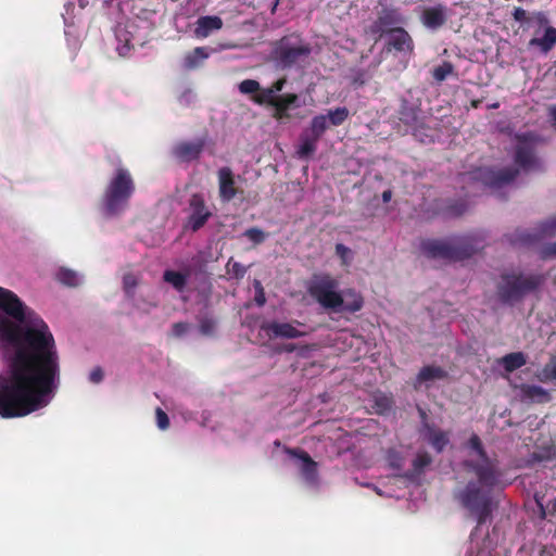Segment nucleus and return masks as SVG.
Listing matches in <instances>:
<instances>
[{
  "label": "nucleus",
  "mask_w": 556,
  "mask_h": 556,
  "mask_svg": "<svg viewBox=\"0 0 556 556\" xmlns=\"http://www.w3.org/2000/svg\"><path fill=\"white\" fill-rule=\"evenodd\" d=\"M0 416L18 418L48 406L61 383L60 356L47 323L0 287Z\"/></svg>",
  "instance_id": "obj_1"
},
{
  "label": "nucleus",
  "mask_w": 556,
  "mask_h": 556,
  "mask_svg": "<svg viewBox=\"0 0 556 556\" xmlns=\"http://www.w3.org/2000/svg\"><path fill=\"white\" fill-rule=\"evenodd\" d=\"M469 465L470 470L467 471L475 478L457 489L454 497L477 521L476 528L470 533V546L488 547V531L483 530V525L492 513L494 491L505 486L503 471L488 463L480 465L470 462Z\"/></svg>",
  "instance_id": "obj_2"
},
{
  "label": "nucleus",
  "mask_w": 556,
  "mask_h": 556,
  "mask_svg": "<svg viewBox=\"0 0 556 556\" xmlns=\"http://www.w3.org/2000/svg\"><path fill=\"white\" fill-rule=\"evenodd\" d=\"M515 166L494 169L480 167L466 175L468 180L489 188L492 193L502 197V191L515 182L521 175L544 170L542 160L535 153L534 143L527 138L518 139L513 154Z\"/></svg>",
  "instance_id": "obj_3"
},
{
  "label": "nucleus",
  "mask_w": 556,
  "mask_h": 556,
  "mask_svg": "<svg viewBox=\"0 0 556 556\" xmlns=\"http://www.w3.org/2000/svg\"><path fill=\"white\" fill-rule=\"evenodd\" d=\"M547 280L544 273L513 268L501 273L496 283L500 303L514 306L527 296L539 293Z\"/></svg>",
  "instance_id": "obj_4"
},
{
  "label": "nucleus",
  "mask_w": 556,
  "mask_h": 556,
  "mask_svg": "<svg viewBox=\"0 0 556 556\" xmlns=\"http://www.w3.org/2000/svg\"><path fill=\"white\" fill-rule=\"evenodd\" d=\"M136 191V184L130 172L117 167L110 177L101 199V212L106 218L121 216L129 206Z\"/></svg>",
  "instance_id": "obj_5"
},
{
  "label": "nucleus",
  "mask_w": 556,
  "mask_h": 556,
  "mask_svg": "<svg viewBox=\"0 0 556 556\" xmlns=\"http://www.w3.org/2000/svg\"><path fill=\"white\" fill-rule=\"evenodd\" d=\"M312 53L309 43L298 36H285L278 40L271 51V59L277 68L301 67Z\"/></svg>",
  "instance_id": "obj_6"
},
{
  "label": "nucleus",
  "mask_w": 556,
  "mask_h": 556,
  "mask_svg": "<svg viewBox=\"0 0 556 556\" xmlns=\"http://www.w3.org/2000/svg\"><path fill=\"white\" fill-rule=\"evenodd\" d=\"M308 292L325 309L334 313L339 302V282L328 274L314 275L308 285Z\"/></svg>",
  "instance_id": "obj_7"
},
{
  "label": "nucleus",
  "mask_w": 556,
  "mask_h": 556,
  "mask_svg": "<svg viewBox=\"0 0 556 556\" xmlns=\"http://www.w3.org/2000/svg\"><path fill=\"white\" fill-rule=\"evenodd\" d=\"M292 465L299 470L304 485L312 492H318L320 489V478L318 475V464L303 450L286 448Z\"/></svg>",
  "instance_id": "obj_8"
},
{
  "label": "nucleus",
  "mask_w": 556,
  "mask_h": 556,
  "mask_svg": "<svg viewBox=\"0 0 556 556\" xmlns=\"http://www.w3.org/2000/svg\"><path fill=\"white\" fill-rule=\"evenodd\" d=\"M452 261L470 258L484 248V238L481 233L470 232L462 236H451Z\"/></svg>",
  "instance_id": "obj_9"
},
{
  "label": "nucleus",
  "mask_w": 556,
  "mask_h": 556,
  "mask_svg": "<svg viewBox=\"0 0 556 556\" xmlns=\"http://www.w3.org/2000/svg\"><path fill=\"white\" fill-rule=\"evenodd\" d=\"M533 18L539 29L530 39L528 47L536 48L542 54H547L556 46V28L548 25V18L543 12H536Z\"/></svg>",
  "instance_id": "obj_10"
},
{
  "label": "nucleus",
  "mask_w": 556,
  "mask_h": 556,
  "mask_svg": "<svg viewBox=\"0 0 556 556\" xmlns=\"http://www.w3.org/2000/svg\"><path fill=\"white\" fill-rule=\"evenodd\" d=\"M240 179L241 176L236 175L228 166H223L217 170L218 194L222 202L228 203L243 192L237 187Z\"/></svg>",
  "instance_id": "obj_11"
},
{
  "label": "nucleus",
  "mask_w": 556,
  "mask_h": 556,
  "mask_svg": "<svg viewBox=\"0 0 556 556\" xmlns=\"http://www.w3.org/2000/svg\"><path fill=\"white\" fill-rule=\"evenodd\" d=\"M298 327H304V325L299 320L290 323L268 321L262 326V329L266 331L269 337L282 339H298L308 333L306 330H301Z\"/></svg>",
  "instance_id": "obj_12"
},
{
  "label": "nucleus",
  "mask_w": 556,
  "mask_h": 556,
  "mask_svg": "<svg viewBox=\"0 0 556 556\" xmlns=\"http://www.w3.org/2000/svg\"><path fill=\"white\" fill-rule=\"evenodd\" d=\"M450 15L451 10L445 4L437 3L422 9L420 22L427 29L437 31L445 25Z\"/></svg>",
  "instance_id": "obj_13"
},
{
  "label": "nucleus",
  "mask_w": 556,
  "mask_h": 556,
  "mask_svg": "<svg viewBox=\"0 0 556 556\" xmlns=\"http://www.w3.org/2000/svg\"><path fill=\"white\" fill-rule=\"evenodd\" d=\"M405 22V17L399 9L386 7L379 12L377 20L371 24L370 31L381 36L387 33L388 28L400 27L399 25H403Z\"/></svg>",
  "instance_id": "obj_14"
},
{
  "label": "nucleus",
  "mask_w": 556,
  "mask_h": 556,
  "mask_svg": "<svg viewBox=\"0 0 556 556\" xmlns=\"http://www.w3.org/2000/svg\"><path fill=\"white\" fill-rule=\"evenodd\" d=\"M420 251L429 258L452 261L450 237L444 239H427L421 241Z\"/></svg>",
  "instance_id": "obj_15"
},
{
  "label": "nucleus",
  "mask_w": 556,
  "mask_h": 556,
  "mask_svg": "<svg viewBox=\"0 0 556 556\" xmlns=\"http://www.w3.org/2000/svg\"><path fill=\"white\" fill-rule=\"evenodd\" d=\"M388 49H394L401 53H412L414 41L403 27H394L387 31Z\"/></svg>",
  "instance_id": "obj_16"
},
{
  "label": "nucleus",
  "mask_w": 556,
  "mask_h": 556,
  "mask_svg": "<svg viewBox=\"0 0 556 556\" xmlns=\"http://www.w3.org/2000/svg\"><path fill=\"white\" fill-rule=\"evenodd\" d=\"M190 207L191 214L189 216L188 226L191 230L197 231L207 222L211 212L206 208L204 200L200 194L192 195Z\"/></svg>",
  "instance_id": "obj_17"
},
{
  "label": "nucleus",
  "mask_w": 556,
  "mask_h": 556,
  "mask_svg": "<svg viewBox=\"0 0 556 556\" xmlns=\"http://www.w3.org/2000/svg\"><path fill=\"white\" fill-rule=\"evenodd\" d=\"M468 446L472 451V455H470L467 459L464 460V467L466 470H470V462L476 464H486L491 465L495 468H500L498 462L496 459L490 458L481 443L480 438L477 434L471 435L468 441Z\"/></svg>",
  "instance_id": "obj_18"
},
{
  "label": "nucleus",
  "mask_w": 556,
  "mask_h": 556,
  "mask_svg": "<svg viewBox=\"0 0 556 556\" xmlns=\"http://www.w3.org/2000/svg\"><path fill=\"white\" fill-rule=\"evenodd\" d=\"M339 302L334 313H356L362 309L364 299L359 292L354 289L348 288L340 291Z\"/></svg>",
  "instance_id": "obj_19"
},
{
  "label": "nucleus",
  "mask_w": 556,
  "mask_h": 556,
  "mask_svg": "<svg viewBox=\"0 0 556 556\" xmlns=\"http://www.w3.org/2000/svg\"><path fill=\"white\" fill-rule=\"evenodd\" d=\"M204 144L203 139L180 142L173 148V154L181 162H191L200 156Z\"/></svg>",
  "instance_id": "obj_20"
},
{
  "label": "nucleus",
  "mask_w": 556,
  "mask_h": 556,
  "mask_svg": "<svg viewBox=\"0 0 556 556\" xmlns=\"http://www.w3.org/2000/svg\"><path fill=\"white\" fill-rule=\"evenodd\" d=\"M518 397L521 402L532 404V403H547L551 401V394L546 389L536 384H521L518 388Z\"/></svg>",
  "instance_id": "obj_21"
},
{
  "label": "nucleus",
  "mask_w": 556,
  "mask_h": 556,
  "mask_svg": "<svg viewBox=\"0 0 556 556\" xmlns=\"http://www.w3.org/2000/svg\"><path fill=\"white\" fill-rule=\"evenodd\" d=\"M425 113L420 110V104L403 99L400 111V119L407 126L425 125Z\"/></svg>",
  "instance_id": "obj_22"
},
{
  "label": "nucleus",
  "mask_w": 556,
  "mask_h": 556,
  "mask_svg": "<svg viewBox=\"0 0 556 556\" xmlns=\"http://www.w3.org/2000/svg\"><path fill=\"white\" fill-rule=\"evenodd\" d=\"M446 377L447 372L439 366H424L416 376V379L414 381V388L416 390L422 387L429 388L432 382L445 379Z\"/></svg>",
  "instance_id": "obj_23"
},
{
  "label": "nucleus",
  "mask_w": 556,
  "mask_h": 556,
  "mask_svg": "<svg viewBox=\"0 0 556 556\" xmlns=\"http://www.w3.org/2000/svg\"><path fill=\"white\" fill-rule=\"evenodd\" d=\"M424 437L438 453H441L448 444V438L446 433L442 430L435 429L429 424L424 425Z\"/></svg>",
  "instance_id": "obj_24"
},
{
  "label": "nucleus",
  "mask_w": 556,
  "mask_h": 556,
  "mask_svg": "<svg viewBox=\"0 0 556 556\" xmlns=\"http://www.w3.org/2000/svg\"><path fill=\"white\" fill-rule=\"evenodd\" d=\"M223 27V21L219 16H202L197 22L194 34L198 38H206L214 30Z\"/></svg>",
  "instance_id": "obj_25"
},
{
  "label": "nucleus",
  "mask_w": 556,
  "mask_h": 556,
  "mask_svg": "<svg viewBox=\"0 0 556 556\" xmlns=\"http://www.w3.org/2000/svg\"><path fill=\"white\" fill-rule=\"evenodd\" d=\"M129 25L118 24L115 28V37L117 41L116 51L121 56H126L131 48L132 34Z\"/></svg>",
  "instance_id": "obj_26"
},
{
  "label": "nucleus",
  "mask_w": 556,
  "mask_h": 556,
  "mask_svg": "<svg viewBox=\"0 0 556 556\" xmlns=\"http://www.w3.org/2000/svg\"><path fill=\"white\" fill-rule=\"evenodd\" d=\"M56 280L70 288H75L84 282V275L67 267H60L55 274Z\"/></svg>",
  "instance_id": "obj_27"
},
{
  "label": "nucleus",
  "mask_w": 556,
  "mask_h": 556,
  "mask_svg": "<svg viewBox=\"0 0 556 556\" xmlns=\"http://www.w3.org/2000/svg\"><path fill=\"white\" fill-rule=\"evenodd\" d=\"M318 139L312 136V134L306 132L305 130L300 136L296 154L301 159L309 157L317 148Z\"/></svg>",
  "instance_id": "obj_28"
},
{
  "label": "nucleus",
  "mask_w": 556,
  "mask_h": 556,
  "mask_svg": "<svg viewBox=\"0 0 556 556\" xmlns=\"http://www.w3.org/2000/svg\"><path fill=\"white\" fill-rule=\"evenodd\" d=\"M508 240L513 245L530 247V245H533L536 242H539L540 235L536 232L529 231V230H525V229L519 230L518 229L509 236Z\"/></svg>",
  "instance_id": "obj_29"
},
{
  "label": "nucleus",
  "mask_w": 556,
  "mask_h": 556,
  "mask_svg": "<svg viewBox=\"0 0 556 556\" xmlns=\"http://www.w3.org/2000/svg\"><path fill=\"white\" fill-rule=\"evenodd\" d=\"M432 459L428 454H419L416 456V458L413 460V470H407L404 472V479L413 482L415 481L419 475L422 472L424 468L429 466L431 464Z\"/></svg>",
  "instance_id": "obj_30"
},
{
  "label": "nucleus",
  "mask_w": 556,
  "mask_h": 556,
  "mask_svg": "<svg viewBox=\"0 0 556 556\" xmlns=\"http://www.w3.org/2000/svg\"><path fill=\"white\" fill-rule=\"evenodd\" d=\"M298 106H300V103L296 94L279 96V98L275 101V109L279 117H287L288 111Z\"/></svg>",
  "instance_id": "obj_31"
},
{
  "label": "nucleus",
  "mask_w": 556,
  "mask_h": 556,
  "mask_svg": "<svg viewBox=\"0 0 556 556\" xmlns=\"http://www.w3.org/2000/svg\"><path fill=\"white\" fill-rule=\"evenodd\" d=\"M388 467L393 471L392 476L395 478H404L403 465H404V458L401 455L400 452L396 450L390 448L387 452L386 456Z\"/></svg>",
  "instance_id": "obj_32"
},
{
  "label": "nucleus",
  "mask_w": 556,
  "mask_h": 556,
  "mask_svg": "<svg viewBox=\"0 0 556 556\" xmlns=\"http://www.w3.org/2000/svg\"><path fill=\"white\" fill-rule=\"evenodd\" d=\"M208 58V52L204 47H198L192 52L187 54L184 59V67L192 70L198 67L205 59Z\"/></svg>",
  "instance_id": "obj_33"
},
{
  "label": "nucleus",
  "mask_w": 556,
  "mask_h": 556,
  "mask_svg": "<svg viewBox=\"0 0 556 556\" xmlns=\"http://www.w3.org/2000/svg\"><path fill=\"white\" fill-rule=\"evenodd\" d=\"M374 408L378 414L389 413L394 404L393 397L391 394H387L383 392H376L372 395Z\"/></svg>",
  "instance_id": "obj_34"
},
{
  "label": "nucleus",
  "mask_w": 556,
  "mask_h": 556,
  "mask_svg": "<svg viewBox=\"0 0 556 556\" xmlns=\"http://www.w3.org/2000/svg\"><path fill=\"white\" fill-rule=\"evenodd\" d=\"M163 279L165 282L172 285L177 291L181 292L187 286L188 275L167 269L164 271Z\"/></svg>",
  "instance_id": "obj_35"
},
{
  "label": "nucleus",
  "mask_w": 556,
  "mask_h": 556,
  "mask_svg": "<svg viewBox=\"0 0 556 556\" xmlns=\"http://www.w3.org/2000/svg\"><path fill=\"white\" fill-rule=\"evenodd\" d=\"M526 363L527 358L522 352L509 353L502 358L503 367L509 372L522 367Z\"/></svg>",
  "instance_id": "obj_36"
},
{
  "label": "nucleus",
  "mask_w": 556,
  "mask_h": 556,
  "mask_svg": "<svg viewBox=\"0 0 556 556\" xmlns=\"http://www.w3.org/2000/svg\"><path fill=\"white\" fill-rule=\"evenodd\" d=\"M328 126L329 123L327 121V116L320 114L313 117L309 128L305 131L312 134V136L319 140L324 132L327 130Z\"/></svg>",
  "instance_id": "obj_37"
},
{
  "label": "nucleus",
  "mask_w": 556,
  "mask_h": 556,
  "mask_svg": "<svg viewBox=\"0 0 556 556\" xmlns=\"http://www.w3.org/2000/svg\"><path fill=\"white\" fill-rule=\"evenodd\" d=\"M199 331L203 336H213L216 331L217 320L208 314L201 315L198 317Z\"/></svg>",
  "instance_id": "obj_38"
},
{
  "label": "nucleus",
  "mask_w": 556,
  "mask_h": 556,
  "mask_svg": "<svg viewBox=\"0 0 556 556\" xmlns=\"http://www.w3.org/2000/svg\"><path fill=\"white\" fill-rule=\"evenodd\" d=\"M410 128L413 136L420 142L428 143L433 141V134L430 130L428 117L425 119V125H413Z\"/></svg>",
  "instance_id": "obj_39"
},
{
  "label": "nucleus",
  "mask_w": 556,
  "mask_h": 556,
  "mask_svg": "<svg viewBox=\"0 0 556 556\" xmlns=\"http://www.w3.org/2000/svg\"><path fill=\"white\" fill-rule=\"evenodd\" d=\"M326 116L330 125L340 126L348 118L349 110L345 106L336 108L334 110H329Z\"/></svg>",
  "instance_id": "obj_40"
},
{
  "label": "nucleus",
  "mask_w": 556,
  "mask_h": 556,
  "mask_svg": "<svg viewBox=\"0 0 556 556\" xmlns=\"http://www.w3.org/2000/svg\"><path fill=\"white\" fill-rule=\"evenodd\" d=\"M242 236L255 245L263 243L268 238V233L257 227L247 229Z\"/></svg>",
  "instance_id": "obj_41"
},
{
  "label": "nucleus",
  "mask_w": 556,
  "mask_h": 556,
  "mask_svg": "<svg viewBox=\"0 0 556 556\" xmlns=\"http://www.w3.org/2000/svg\"><path fill=\"white\" fill-rule=\"evenodd\" d=\"M65 14H63L64 25H65V35L70 37L71 28L74 26V21L70 17L71 11L74 9L73 2H67L65 5ZM68 43L73 47H77V39L74 38L73 41L67 38Z\"/></svg>",
  "instance_id": "obj_42"
},
{
  "label": "nucleus",
  "mask_w": 556,
  "mask_h": 556,
  "mask_svg": "<svg viewBox=\"0 0 556 556\" xmlns=\"http://www.w3.org/2000/svg\"><path fill=\"white\" fill-rule=\"evenodd\" d=\"M540 378L544 381L556 382V355H553L549 362L543 367Z\"/></svg>",
  "instance_id": "obj_43"
},
{
  "label": "nucleus",
  "mask_w": 556,
  "mask_h": 556,
  "mask_svg": "<svg viewBox=\"0 0 556 556\" xmlns=\"http://www.w3.org/2000/svg\"><path fill=\"white\" fill-rule=\"evenodd\" d=\"M453 71L454 67L450 62H443L433 70V78L437 81H443L453 73Z\"/></svg>",
  "instance_id": "obj_44"
},
{
  "label": "nucleus",
  "mask_w": 556,
  "mask_h": 556,
  "mask_svg": "<svg viewBox=\"0 0 556 556\" xmlns=\"http://www.w3.org/2000/svg\"><path fill=\"white\" fill-rule=\"evenodd\" d=\"M238 88L243 94H252L261 90V85L257 80L244 79L239 84Z\"/></svg>",
  "instance_id": "obj_45"
},
{
  "label": "nucleus",
  "mask_w": 556,
  "mask_h": 556,
  "mask_svg": "<svg viewBox=\"0 0 556 556\" xmlns=\"http://www.w3.org/2000/svg\"><path fill=\"white\" fill-rule=\"evenodd\" d=\"M336 254L341 258L344 265H350L353 260V252L343 243L336 244Z\"/></svg>",
  "instance_id": "obj_46"
},
{
  "label": "nucleus",
  "mask_w": 556,
  "mask_h": 556,
  "mask_svg": "<svg viewBox=\"0 0 556 556\" xmlns=\"http://www.w3.org/2000/svg\"><path fill=\"white\" fill-rule=\"evenodd\" d=\"M138 285L137 278L132 274H126L123 278V288L127 296H132Z\"/></svg>",
  "instance_id": "obj_47"
},
{
  "label": "nucleus",
  "mask_w": 556,
  "mask_h": 556,
  "mask_svg": "<svg viewBox=\"0 0 556 556\" xmlns=\"http://www.w3.org/2000/svg\"><path fill=\"white\" fill-rule=\"evenodd\" d=\"M279 98V96L275 94V91L270 88H266L262 90L261 94L256 99L258 104L268 103L275 108V101Z\"/></svg>",
  "instance_id": "obj_48"
},
{
  "label": "nucleus",
  "mask_w": 556,
  "mask_h": 556,
  "mask_svg": "<svg viewBox=\"0 0 556 556\" xmlns=\"http://www.w3.org/2000/svg\"><path fill=\"white\" fill-rule=\"evenodd\" d=\"M540 256L543 260L556 258V241L544 244L540 249Z\"/></svg>",
  "instance_id": "obj_49"
},
{
  "label": "nucleus",
  "mask_w": 556,
  "mask_h": 556,
  "mask_svg": "<svg viewBox=\"0 0 556 556\" xmlns=\"http://www.w3.org/2000/svg\"><path fill=\"white\" fill-rule=\"evenodd\" d=\"M228 273L232 274L237 278H242L245 273L247 268L238 263V262H231V260L227 264Z\"/></svg>",
  "instance_id": "obj_50"
},
{
  "label": "nucleus",
  "mask_w": 556,
  "mask_h": 556,
  "mask_svg": "<svg viewBox=\"0 0 556 556\" xmlns=\"http://www.w3.org/2000/svg\"><path fill=\"white\" fill-rule=\"evenodd\" d=\"M253 287H254V290H255L254 301H255L257 306H263L265 304V302H266V298H265L264 288H263L261 281L260 280H254Z\"/></svg>",
  "instance_id": "obj_51"
},
{
  "label": "nucleus",
  "mask_w": 556,
  "mask_h": 556,
  "mask_svg": "<svg viewBox=\"0 0 556 556\" xmlns=\"http://www.w3.org/2000/svg\"><path fill=\"white\" fill-rule=\"evenodd\" d=\"M156 425L161 430H165L169 426V418L167 414L162 408H156Z\"/></svg>",
  "instance_id": "obj_52"
},
{
  "label": "nucleus",
  "mask_w": 556,
  "mask_h": 556,
  "mask_svg": "<svg viewBox=\"0 0 556 556\" xmlns=\"http://www.w3.org/2000/svg\"><path fill=\"white\" fill-rule=\"evenodd\" d=\"M195 101V93L191 89H186L180 96H179V103L182 105H190Z\"/></svg>",
  "instance_id": "obj_53"
},
{
  "label": "nucleus",
  "mask_w": 556,
  "mask_h": 556,
  "mask_svg": "<svg viewBox=\"0 0 556 556\" xmlns=\"http://www.w3.org/2000/svg\"><path fill=\"white\" fill-rule=\"evenodd\" d=\"M513 16H514L515 21L520 22V23H522V22L535 23V20L533 18V16L531 18L527 17V12L522 8H516L513 12Z\"/></svg>",
  "instance_id": "obj_54"
},
{
  "label": "nucleus",
  "mask_w": 556,
  "mask_h": 556,
  "mask_svg": "<svg viewBox=\"0 0 556 556\" xmlns=\"http://www.w3.org/2000/svg\"><path fill=\"white\" fill-rule=\"evenodd\" d=\"M104 374L101 367H94L89 374V381L92 383H100L103 380Z\"/></svg>",
  "instance_id": "obj_55"
},
{
  "label": "nucleus",
  "mask_w": 556,
  "mask_h": 556,
  "mask_svg": "<svg viewBox=\"0 0 556 556\" xmlns=\"http://www.w3.org/2000/svg\"><path fill=\"white\" fill-rule=\"evenodd\" d=\"M189 330V325L187 323H177L173 326V334L175 337H182Z\"/></svg>",
  "instance_id": "obj_56"
},
{
  "label": "nucleus",
  "mask_w": 556,
  "mask_h": 556,
  "mask_svg": "<svg viewBox=\"0 0 556 556\" xmlns=\"http://www.w3.org/2000/svg\"><path fill=\"white\" fill-rule=\"evenodd\" d=\"M556 230V217L542 224L541 232L543 235H549Z\"/></svg>",
  "instance_id": "obj_57"
},
{
  "label": "nucleus",
  "mask_w": 556,
  "mask_h": 556,
  "mask_svg": "<svg viewBox=\"0 0 556 556\" xmlns=\"http://www.w3.org/2000/svg\"><path fill=\"white\" fill-rule=\"evenodd\" d=\"M489 552L483 546H470L467 556H488Z\"/></svg>",
  "instance_id": "obj_58"
},
{
  "label": "nucleus",
  "mask_w": 556,
  "mask_h": 556,
  "mask_svg": "<svg viewBox=\"0 0 556 556\" xmlns=\"http://www.w3.org/2000/svg\"><path fill=\"white\" fill-rule=\"evenodd\" d=\"M547 112H548L547 115L549 118L551 126L556 131V104L549 105L547 109Z\"/></svg>",
  "instance_id": "obj_59"
},
{
  "label": "nucleus",
  "mask_w": 556,
  "mask_h": 556,
  "mask_svg": "<svg viewBox=\"0 0 556 556\" xmlns=\"http://www.w3.org/2000/svg\"><path fill=\"white\" fill-rule=\"evenodd\" d=\"M286 84V80L285 79H280L278 81H276L271 87L270 89H273V91H275V94L276 96H279L278 93L283 89V86Z\"/></svg>",
  "instance_id": "obj_60"
},
{
  "label": "nucleus",
  "mask_w": 556,
  "mask_h": 556,
  "mask_svg": "<svg viewBox=\"0 0 556 556\" xmlns=\"http://www.w3.org/2000/svg\"><path fill=\"white\" fill-rule=\"evenodd\" d=\"M362 485L372 489L380 496H391V494H386L380 488H378L377 485H375L372 483L368 482V483H363Z\"/></svg>",
  "instance_id": "obj_61"
},
{
  "label": "nucleus",
  "mask_w": 556,
  "mask_h": 556,
  "mask_svg": "<svg viewBox=\"0 0 556 556\" xmlns=\"http://www.w3.org/2000/svg\"><path fill=\"white\" fill-rule=\"evenodd\" d=\"M381 198H382V201H383L384 203H388V202L391 200V198H392V192H391V190H384V191L382 192Z\"/></svg>",
  "instance_id": "obj_62"
},
{
  "label": "nucleus",
  "mask_w": 556,
  "mask_h": 556,
  "mask_svg": "<svg viewBox=\"0 0 556 556\" xmlns=\"http://www.w3.org/2000/svg\"><path fill=\"white\" fill-rule=\"evenodd\" d=\"M538 504H539V509H540V517H541L542 519H544V518L546 517L545 507H544V506H543V504H542V503H540V502H538Z\"/></svg>",
  "instance_id": "obj_63"
},
{
  "label": "nucleus",
  "mask_w": 556,
  "mask_h": 556,
  "mask_svg": "<svg viewBox=\"0 0 556 556\" xmlns=\"http://www.w3.org/2000/svg\"><path fill=\"white\" fill-rule=\"evenodd\" d=\"M354 83H357L359 85H363L365 83V79L363 77V74L359 73L355 78H354Z\"/></svg>",
  "instance_id": "obj_64"
}]
</instances>
